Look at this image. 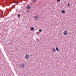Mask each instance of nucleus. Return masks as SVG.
Instances as JSON below:
<instances>
[{"instance_id":"obj_1","label":"nucleus","mask_w":76,"mask_h":76,"mask_svg":"<svg viewBox=\"0 0 76 76\" xmlns=\"http://www.w3.org/2000/svg\"><path fill=\"white\" fill-rule=\"evenodd\" d=\"M25 58L26 59H28L29 58V56L28 55L26 54L25 56Z\"/></svg>"},{"instance_id":"obj_2","label":"nucleus","mask_w":76,"mask_h":76,"mask_svg":"<svg viewBox=\"0 0 76 76\" xmlns=\"http://www.w3.org/2000/svg\"><path fill=\"white\" fill-rule=\"evenodd\" d=\"M67 33H68L67 31H64L63 34L64 35H66L67 34Z\"/></svg>"},{"instance_id":"obj_3","label":"nucleus","mask_w":76,"mask_h":76,"mask_svg":"<svg viewBox=\"0 0 76 76\" xmlns=\"http://www.w3.org/2000/svg\"><path fill=\"white\" fill-rule=\"evenodd\" d=\"M34 18L35 19V20H38V18H39V17L37 16H36L34 17Z\"/></svg>"},{"instance_id":"obj_4","label":"nucleus","mask_w":76,"mask_h":76,"mask_svg":"<svg viewBox=\"0 0 76 76\" xmlns=\"http://www.w3.org/2000/svg\"><path fill=\"white\" fill-rule=\"evenodd\" d=\"M26 8L27 9H31V6L29 5H28L26 7Z\"/></svg>"},{"instance_id":"obj_5","label":"nucleus","mask_w":76,"mask_h":76,"mask_svg":"<svg viewBox=\"0 0 76 76\" xmlns=\"http://www.w3.org/2000/svg\"><path fill=\"white\" fill-rule=\"evenodd\" d=\"M25 66V64L24 63H22L20 67H24V66Z\"/></svg>"},{"instance_id":"obj_6","label":"nucleus","mask_w":76,"mask_h":76,"mask_svg":"<svg viewBox=\"0 0 76 76\" xmlns=\"http://www.w3.org/2000/svg\"><path fill=\"white\" fill-rule=\"evenodd\" d=\"M66 6L68 7H70V3H68V4L66 5Z\"/></svg>"},{"instance_id":"obj_7","label":"nucleus","mask_w":76,"mask_h":76,"mask_svg":"<svg viewBox=\"0 0 76 76\" xmlns=\"http://www.w3.org/2000/svg\"><path fill=\"white\" fill-rule=\"evenodd\" d=\"M30 29L31 31H34V28L32 27H31L30 28Z\"/></svg>"},{"instance_id":"obj_8","label":"nucleus","mask_w":76,"mask_h":76,"mask_svg":"<svg viewBox=\"0 0 76 76\" xmlns=\"http://www.w3.org/2000/svg\"><path fill=\"white\" fill-rule=\"evenodd\" d=\"M61 12L62 13H65V11L64 10H62L61 11Z\"/></svg>"},{"instance_id":"obj_9","label":"nucleus","mask_w":76,"mask_h":76,"mask_svg":"<svg viewBox=\"0 0 76 76\" xmlns=\"http://www.w3.org/2000/svg\"><path fill=\"white\" fill-rule=\"evenodd\" d=\"M53 50L54 53H56V49H55V48H54L53 49Z\"/></svg>"},{"instance_id":"obj_10","label":"nucleus","mask_w":76,"mask_h":76,"mask_svg":"<svg viewBox=\"0 0 76 76\" xmlns=\"http://www.w3.org/2000/svg\"><path fill=\"white\" fill-rule=\"evenodd\" d=\"M56 49L57 51H58H58H59V50H58V48L56 47Z\"/></svg>"},{"instance_id":"obj_11","label":"nucleus","mask_w":76,"mask_h":76,"mask_svg":"<svg viewBox=\"0 0 76 76\" xmlns=\"http://www.w3.org/2000/svg\"><path fill=\"white\" fill-rule=\"evenodd\" d=\"M39 32H41V31H42V29H39Z\"/></svg>"},{"instance_id":"obj_12","label":"nucleus","mask_w":76,"mask_h":76,"mask_svg":"<svg viewBox=\"0 0 76 76\" xmlns=\"http://www.w3.org/2000/svg\"><path fill=\"white\" fill-rule=\"evenodd\" d=\"M20 17V14H18V18H19Z\"/></svg>"},{"instance_id":"obj_13","label":"nucleus","mask_w":76,"mask_h":76,"mask_svg":"<svg viewBox=\"0 0 76 76\" xmlns=\"http://www.w3.org/2000/svg\"><path fill=\"white\" fill-rule=\"evenodd\" d=\"M60 0H57V2H60Z\"/></svg>"},{"instance_id":"obj_14","label":"nucleus","mask_w":76,"mask_h":76,"mask_svg":"<svg viewBox=\"0 0 76 76\" xmlns=\"http://www.w3.org/2000/svg\"><path fill=\"white\" fill-rule=\"evenodd\" d=\"M36 0H33V2H35Z\"/></svg>"},{"instance_id":"obj_15","label":"nucleus","mask_w":76,"mask_h":76,"mask_svg":"<svg viewBox=\"0 0 76 76\" xmlns=\"http://www.w3.org/2000/svg\"><path fill=\"white\" fill-rule=\"evenodd\" d=\"M6 42H7V41H6Z\"/></svg>"}]
</instances>
